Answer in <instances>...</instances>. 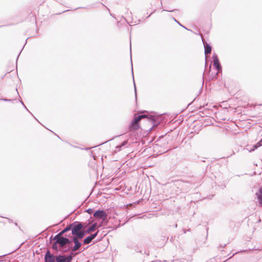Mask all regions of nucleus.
I'll list each match as a JSON object with an SVG mask.
<instances>
[{"instance_id": "1", "label": "nucleus", "mask_w": 262, "mask_h": 262, "mask_svg": "<svg viewBox=\"0 0 262 262\" xmlns=\"http://www.w3.org/2000/svg\"><path fill=\"white\" fill-rule=\"evenodd\" d=\"M143 118H146L147 121L153 123V126L149 129L150 131L154 126L160 123L157 117L148 114L147 111L140 112L134 115V119L129 124V130L138 129L140 127L139 121Z\"/></svg>"}, {"instance_id": "2", "label": "nucleus", "mask_w": 262, "mask_h": 262, "mask_svg": "<svg viewBox=\"0 0 262 262\" xmlns=\"http://www.w3.org/2000/svg\"><path fill=\"white\" fill-rule=\"evenodd\" d=\"M50 242H52V241H54V243L52 245V248L54 250H58L59 248H62L64 245L70 243V237H58L57 238H55V237H53V236H51L50 237Z\"/></svg>"}, {"instance_id": "3", "label": "nucleus", "mask_w": 262, "mask_h": 262, "mask_svg": "<svg viewBox=\"0 0 262 262\" xmlns=\"http://www.w3.org/2000/svg\"><path fill=\"white\" fill-rule=\"evenodd\" d=\"M68 226L69 227V231H71L72 236H74L81 229H84V224L83 223L81 222L75 221L68 225Z\"/></svg>"}, {"instance_id": "4", "label": "nucleus", "mask_w": 262, "mask_h": 262, "mask_svg": "<svg viewBox=\"0 0 262 262\" xmlns=\"http://www.w3.org/2000/svg\"><path fill=\"white\" fill-rule=\"evenodd\" d=\"M71 242L74 243V246L71 247L73 251L79 250L82 246L84 245V244H82V240L81 241L74 236H70V243Z\"/></svg>"}, {"instance_id": "5", "label": "nucleus", "mask_w": 262, "mask_h": 262, "mask_svg": "<svg viewBox=\"0 0 262 262\" xmlns=\"http://www.w3.org/2000/svg\"><path fill=\"white\" fill-rule=\"evenodd\" d=\"M93 216L96 219L105 220L107 217V215L104 210L98 209L93 213Z\"/></svg>"}, {"instance_id": "6", "label": "nucleus", "mask_w": 262, "mask_h": 262, "mask_svg": "<svg viewBox=\"0 0 262 262\" xmlns=\"http://www.w3.org/2000/svg\"><path fill=\"white\" fill-rule=\"evenodd\" d=\"M99 233V230H97V232L91 233L89 235L85 236L82 239V244H84V245H89L91 244L93 241L97 237Z\"/></svg>"}, {"instance_id": "7", "label": "nucleus", "mask_w": 262, "mask_h": 262, "mask_svg": "<svg viewBox=\"0 0 262 262\" xmlns=\"http://www.w3.org/2000/svg\"><path fill=\"white\" fill-rule=\"evenodd\" d=\"M192 185L188 182H180L179 184V187H180L181 192H187L192 188Z\"/></svg>"}, {"instance_id": "8", "label": "nucleus", "mask_w": 262, "mask_h": 262, "mask_svg": "<svg viewBox=\"0 0 262 262\" xmlns=\"http://www.w3.org/2000/svg\"><path fill=\"white\" fill-rule=\"evenodd\" d=\"M44 262H56V256L52 254L49 250L45 254Z\"/></svg>"}, {"instance_id": "9", "label": "nucleus", "mask_w": 262, "mask_h": 262, "mask_svg": "<svg viewBox=\"0 0 262 262\" xmlns=\"http://www.w3.org/2000/svg\"><path fill=\"white\" fill-rule=\"evenodd\" d=\"M89 246H87L85 248H83V250H81V251H79V252H76V251H73L72 250H71V251H70L69 254L68 255V256H66V258L67 259V260H68L69 262H72L73 258L76 256L78 254L81 253V252H82L83 251H84V250H85L86 249H87Z\"/></svg>"}, {"instance_id": "10", "label": "nucleus", "mask_w": 262, "mask_h": 262, "mask_svg": "<svg viewBox=\"0 0 262 262\" xmlns=\"http://www.w3.org/2000/svg\"><path fill=\"white\" fill-rule=\"evenodd\" d=\"M88 234H89V233L87 232L86 229L84 230V229H81L79 232H78L74 236L76 237L77 238L82 241Z\"/></svg>"}, {"instance_id": "11", "label": "nucleus", "mask_w": 262, "mask_h": 262, "mask_svg": "<svg viewBox=\"0 0 262 262\" xmlns=\"http://www.w3.org/2000/svg\"><path fill=\"white\" fill-rule=\"evenodd\" d=\"M202 40L204 46V53L206 56L207 54L211 53L212 47L207 42H204L203 39Z\"/></svg>"}, {"instance_id": "12", "label": "nucleus", "mask_w": 262, "mask_h": 262, "mask_svg": "<svg viewBox=\"0 0 262 262\" xmlns=\"http://www.w3.org/2000/svg\"><path fill=\"white\" fill-rule=\"evenodd\" d=\"M56 262H69L66 255L60 254L56 256Z\"/></svg>"}, {"instance_id": "13", "label": "nucleus", "mask_w": 262, "mask_h": 262, "mask_svg": "<svg viewBox=\"0 0 262 262\" xmlns=\"http://www.w3.org/2000/svg\"><path fill=\"white\" fill-rule=\"evenodd\" d=\"M257 198L259 205L262 206V188H259L258 191L256 193Z\"/></svg>"}, {"instance_id": "14", "label": "nucleus", "mask_w": 262, "mask_h": 262, "mask_svg": "<svg viewBox=\"0 0 262 262\" xmlns=\"http://www.w3.org/2000/svg\"><path fill=\"white\" fill-rule=\"evenodd\" d=\"M68 231H69V229L68 226H67L63 229H62L60 232H59L58 234H57L56 235H55L53 237H55V238H57L58 237H63L62 236V235Z\"/></svg>"}, {"instance_id": "15", "label": "nucleus", "mask_w": 262, "mask_h": 262, "mask_svg": "<svg viewBox=\"0 0 262 262\" xmlns=\"http://www.w3.org/2000/svg\"><path fill=\"white\" fill-rule=\"evenodd\" d=\"M213 67L218 72H222V68L219 60L213 62Z\"/></svg>"}, {"instance_id": "16", "label": "nucleus", "mask_w": 262, "mask_h": 262, "mask_svg": "<svg viewBox=\"0 0 262 262\" xmlns=\"http://www.w3.org/2000/svg\"><path fill=\"white\" fill-rule=\"evenodd\" d=\"M130 57H132V53H130ZM130 61H131V64H132V76H133V82H134L135 95V98L137 99V88H136V84H135V80H134V74H133V65H132V57H130Z\"/></svg>"}, {"instance_id": "17", "label": "nucleus", "mask_w": 262, "mask_h": 262, "mask_svg": "<svg viewBox=\"0 0 262 262\" xmlns=\"http://www.w3.org/2000/svg\"><path fill=\"white\" fill-rule=\"evenodd\" d=\"M97 223H94L91 225L87 229L88 233L95 231L97 229Z\"/></svg>"}, {"instance_id": "18", "label": "nucleus", "mask_w": 262, "mask_h": 262, "mask_svg": "<svg viewBox=\"0 0 262 262\" xmlns=\"http://www.w3.org/2000/svg\"><path fill=\"white\" fill-rule=\"evenodd\" d=\"M220 72H218V71H217V72L214 73V74H212L211 75H210V80H212L214 79H217V77H218V74Z\"/></svg>"}, {"instance_id": "19", "label": "nucleus", "mask_w": 262, "mask_h": 262, "mask_svg": "<svg viewBox=\"0 0 262 262\" xmlns=\"http://www.w3.org/2000/svg\"><path fill=\"white\" fill-rule=\"evenodd\" d=\"M212 59H213V62L219 60V58H218V56L216 54L214 53L213 54V55H212Z\"/></svg>"}, {"instance_id": "20", "label": "nucleus", "mask_w": 262, "mask_h": 262, "mask_svg": "<svg viewBox=\"0 0 262 262\" xmlns=\"http://www.w3.org/2000/svg\"><path fill=\"white\" fill-rule=\"evenodd\" d=\"M94 211V209L93 208H89L86 210H85V212H87L88 214L91 215Z\"/></svg>"}, {"instance_id": "21", "label": "nucleus", "mask_w": 262, "mask_h": 262, "mask_svg": "<svg viewBox=\"0 0 262 262\" xmlns=\"http://www.w3.org/2000/svg\"><path fill=\"white\" fill-rule=\"evenodd\" d=\"M128 143L127 140H125L123 142H122L120 144H119V146L122 148L124 147V146L126 145Z\"/></svg>"}, {"instance_id": "22", "label": "nucleus", "mask_w": 262, "mask_h": 262, "mask_svg": "<svg viewBox=\"0 0 262 262\" xmlns=\"http://www.w3.org/2000/svg\"><path fill=\"white\" fill-rule=\"evenodd\" d=\"M113 139H114V138H112V139H110V140H107V141H105V142H102V143H101L99 144V145H96V146H94V147H97V146H100V145H102V144H104V143H107L108 141H111V140H113ZM92 148H93V147H92Z\"/></svg>"}, {"instance_id": "23", "label": "nucleus", "mask_w": 262, "mask_h": 262, "mask_svg": "<svg viewBox=\"0 0 262 262\" xmlns=\"http://www.w3.org/2000/svg\"><path fill=\"white\" fill-rule=\"evenodd\" d=\"M2 100L5 101L13 102L16 99H8L5 98V99H3Z\"/></svg>"}, {"instance_id": "24", "label": "nucleus", "mask_w": 262, "mask_h": 262, "mask_svg": "<svg viewBox=\"0 0 262 262\" xmlns=\"http://www.w3.org/2000/svg\"><path fill=\"white\" fill-rule=\"evenodd\" d=\"M257 147H260L262 146V139L259 141L257 143Z\"/></svg>"}, {"instance_id": "25", "label": "nucleus", "mask_w": 262, "mask_h": 262, "mask_svg": "<svg viewBox=\"0 0 262 262\" xmlns=\"http://www.w3.org/2000/svg\"><path fill=\"white\" fill-rule=\"evenodd\" d=\"M163 11H168V12H179L178 10H177V9H173V10L163 9Z\"/></svg>"}, {"instance_id": "26", "label": "nucleus", "mask_w": 262, "mask_h": 262, "mask_svg": "<svg viewBox=\"0 0 262 262\" xmlns=\"http://www.w3.org/2000/svg\"><path fill=\"white\" fill-rule=\"evenodd\" d=\"M258 147H257V144L254 145L253 146V148L250 150V151H254L255 149H257Z\"/></svg>"}, {"instance_id": "27", "label": "nucleus", "mask_w": 262, "mask_h": 262, "mask_svg": "<svg viewBox=\"0 0 262 262\" xmlns=\"http://www.w3.org/2000/svg\"><path fill=\"white\" fill-rule=\"evenodd\" d=\"M121 147L119 146V145L116 146V150L119 151L121 150Z\"/></svg>"}, {"instance_id": "28", "label": "nucleus", "mask_w": 262, "mask_h": 262, "mask_svg": "<svg viewBox=\"0 0 262 262\" xmlns=\"http://www.w3.org/2000/svg\"><path fill=\"white\" fill-rule=\"evenodd\" d=\"M20 102L23 105V106L24 107V108H25L27 110V111L29 112V111L28 110V108H27L26 106L25 105V104H24L23 101H20Z\"/></svg>"}, {"instance_id": "29", "label": "nucleus", "mask_w": 262, "mask_h": 262, "mask_svg": "<svg viewBox=\"0 0 262 262\" xmlns=\"http://www.w3.org/2000/svg\"><path fill=\"white\" fill-rule=\"evenodd\" d=\"M172 19L174 21H176L177 23H178L180 26H182V25L174 17H172Z\"/></svg>"}, {"instance_id": "30", "label": "nucleus", "mask_w": 262, "mask_h": 262, "mask_svg": "<svg viewBox=\"0 0 262 262\" xmlns=\"http://www.w3.org/2000/svg\"><path fill=\"white\" fill-rule=\"evenodd\" d=\"M226 245V244H225L224 245H220V246L219 247V249H220L221 248H224L225 247Z\"/></svg>"}, {"instance_id": "31", "label": "nucleus", "mask_w": 262, "mask_h": 262, "mask_svg": "<svg viewBox=\"0 0 262 262\" xmlns=\"http://www.w3.org/2000/svg\"><path fill=\"white\" fill-rule=\"evenodd\" d=\"M69 249H60V250L63 252H66Z\"/></svg>"}, {"instance_id": "32", "label": "nucleus", "mask_w": 262, "mask_h": 262, "mask_svg": "<svg viewBox=\"0 0 262 262\" xmlns=\"http://www.w3.org/2000/svg\"><path fill=\"white\" fill-rule=\"evenodd\" d=\"M63 220H61L60 222H59L57 224H56L55 225H54L53 226H57L58 225V224H59L60 223H61L62 222Z\"/></svg>"}, {"instance_id": "33", "label": "nucleus", "mask_w": 262, "mask_h": 262, "mask_svg": "<svg viewBox=\"0 0 262 262\" xmlns=\"http://www.w3.org/2000/svg\"><path fill=\"white\" fill-rule=\"evenodd\" d=\"M83 224H84V229L87 227L88 224L86 223H84Z\"/></svg>"}, {"instance_id": "34", "label": "nucleus", "mask_w": 262, "mask_h": 262, "mask_svg": "<svg viewBox=\"0 0 262 262\" xmlns=\"http://www.w3.org/2000/svg\"><path fill=\"white\" fill-rule=\"evenodd\" d=\"M20 53H21V51L19 52V53L18 54V56H17V59H16V61H17V60H18V57L19 56Z\"/></svg>"}, {"instance_id": "35", "label": "nucleus", "mask_w": 262, "mask_h": 262, "mask_svg": "<svg viewBox=\"0 0 262 262\" xmlns=\"http://www.w3.org/2000/svg\"><path fill=\"white\" fill-rule=\"evenodd\" d=\"M79 8H84V7H78L77 8H75V10H77V9H79Z\"/></svg>"}, {"instance_id": "36", "label": "nucleus", "mask_w": 262, "mask_h": 262, "mask_svg": "<svg viewBox=\"0 0 262 262\" xmlns=\"http://www.w3.org/2000/svg\"><path fill=\"white\" fill-rule=\"evenodd\" d=\"M16 91L17 92V95L19 96V97H20V96L19 95V94H18V92L17 91V89H16Z\"/></svg>"}, {"instance_id": "37", "label": "nucleus", "mask_w": 262, "mask_h": 262, "mask_svg": "<svg viewBox=\"0 0 262 262\" xmlns=\"http://www.w3.org/2000/svg\"><path fill=\"white\" fill-rule=\"evenodd\" d=\"M181 26V27H182L183 28H185V29H186L188 30L186 27H184V26H183L182 25V26Z\"/></svg>"}, {"instance_id": "38", "label": "nucleus", "mask_w": 262, "mask_h": 262, "mask_svg": "<svg viewBox=\"0 0 262 262\" xmlns=\"http://www.w3.org/2000/svg\"><path fill=\"white\" fill-rule=\"evenodd\" d=\"M177 226H178V225H177V224H176L174 225V227L175 228H177Z\"/></svg>"}, {"instance_id": "39", "label": "nucleus", "mask_w": 262, "mask_h": 262, "mask_svg": "<svg viewBox=\"0 0 262 262\" xmlns=\"http://www.w3.org/2000/svg\"><path fill=\"white\" fill-rule=\"evenodd\" d=\"M8 220H9V222H12V221L11 220H10V219H8Z\"/></svg>"}, {"instance_id": "40", "label": "nucleus", "mask_w": 262, "mask_h": 262, "mask_svg": "<svg viewBox=\"0 0 262 262\" xmlns=\"http://www.w3.org/2000/svg\"><path fill=\"white\" fill-rule=\"evenodd\" d=\"M33 118H34V119H35V120H37V118H36V117H35V116H33Z\"/></svg>"}, {"instance_id": "41", "label": "nucleus", "mask_w": 262, "mask_h": 262, "mask_svg": "<svg viewBox=\"0 0 262 262\" xmlns=\"http://www.w3.org/2000/svg\"><path fill=\"white\" fill-rule=\"evenodd\" d=\"M33 118H34V119H35V120H37V118H36V117H35V116H33Z\"/></svg>"}, {"instance_id": "42", "label": "nucleus", "mask_w": 262, "mask_h": 262, "mask_svg": "<svg viewBox=\"0 0 262 262\" xmlns=\"http://www.w3.org/2000/svg\"><path fill=\"white\" fill-rule=\"evenodd\" d=\"M33 118H34V119H35V120H37V118H36V117H35V116H33Z\"/></svg>"}, {"instance_id": "43", "label": "nucleus", "mask_w": 262, "mask_h": 262, "mask_svg": "<svg viewBox=\"0 0 262 262\" xmlns=\"http://www.w3.org/2000/svg\"><path fill=\"white\" fill-rule=\"evenodd\" d=\"M33 118H34V119H35V120H37V118H36V117H35V116H33Z\"/></svg>"}, {"instance_id": "44", "label": "nucleus", "mask_w": 262, "mask_h": 262, "mask_svg": "<svg viewBox=\"0 0 262 262\" xmlns=\"http://www.w3.org/2000/svg\"><path fill=\"white\" fill-rule=\"evenodd\" d=\"M33 118H34V119H35V120H37V118H36V117H35V116H33Z\"/></svg>"}, {"instance_id": "45", "label": "nucleus", "mask_w": 262, "mask_h": 262, "mask_svg": "<svg viewBox=\"0 0 262 262\" xmlns=\"http://www.w3.org/2000/svg\"><path fill=\"white\" fill-rule=\"evenodd\" d=\"M152 13V12L151 13H150L148 16H147V17H149V16Z\"/></svg>"}, {"instance_id": "46", "label": "nucleus", "mask_w": 262, "mask_h": 262, "mask_svg": "<svg viewBox=\"0 0 262 262\" xmlns=\"http://www.w3.org/2000/svg\"><path fill=\"white\" fill-rule=\"evenodd\" d=\"M90 149V148H85L86 150H88V149Z\"/></svg>"}, {"instance_id": "47", "label": "nucleus", "mask_w": 262, "mask_h": 262, "mask_svg": "<svg viewBox=\"0 0 262 262\" xmlns=\"http://www.w3.org/2000/svg\"><path fill=\"white\" fill-rule=\"evenodd\" d=\"M15 225L17 226L18 225H17V224L16 223H15Z\"/></svg>"}, {"instance_id": "48", "label": "nucleus", "mask_w": 262, "mask_h": 262, "mask_svg": "<svg viewBox=\"0 0 262 262\" xmlns=\"http://www.w3.org/2000/svg\"><path fill=\"white\" fill-rule=\"evenodd\" d=\"M29 112L30 113V114H31V115H33V114H32V113H30V111H29Z\"/></svg>"}, {"instance_id": "49", "label": "nucleus", "mask_w": 262, "mask_h": 262, "mask_svg": "<svg viewBox=\"0 0 262 262\" xmlns=\"http://www.w3.org/2000/svg\"><path fill=\"white\" fill-rule=\"evenodd\" d=\"M29 112L30 113V114H31V115H33V114H32V113H30V111H29Z\"/></svg>"}, {"instance_id": "50", "label": "nucleus", "mask_w": 262, "mask_h": 262, "mask_svg": "<svg viewBox=\"0 0 262 262\" xmlns=\"http://www.w3.org/2000/svg\"><path fill=\"white\" fill-rule=\"evenodd\" d=\"M29 112L30 113V114H31V115H33V114H32V113H30V111H29Z\"/></svg>"}, {"instance_id": "51", "label": "nucleus", "mask_w": 262, "mask_h": 262, "mask_svg": "<svg viewBox=\"0 0 262 262\" xmlns=\"http://www.w3.org/2000/svg\"><path fill=\"white\" fill-rule=\"evenodd\" d=\"M172 239H173V238H172V237L171 238V239H170V241H171L172 240Z\"/></svg>"}, {"instance_id": "52", "label": "nucleus", "mask_w": 262, "mask_h": 262, "mask_svg": "<svg viewBox=\"0 0 262 262\" xmlns=\"http://www.w3.org/2000/svg\"><path fill=\"white\" fill-rule=\"evenodd\" d=\"M184 233H186V231L185 230H184Z\"/></svg>"}, {"instance_id": "53", "label": "nucleus", "mask_w": 262, "mask_h": 262, "mask_svg": "<svg viewBox=\"0 0 262 262\" xmlns=\"http://www.w3.org/2000/svg\"><path fill=\"white\" fill-rule=\"evenodd\" d=\"M68 11V10H66V11H64V12H67ZM63 12H64V11H63Z\"/></svg>"}, {"instance_id": "54", "label": "nucleus", "mask_w": 262, "mask_h": 262, "mask_svg": "<svg viewBox=\"0 0 262 262\" xmlns=\"http://www.w3.org/2000/svg\"><path fill=\"white\" fill-rule=\"evenodd\" d=\"M77 262V261H76Z\"/></svg>"}]
</instances>
